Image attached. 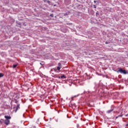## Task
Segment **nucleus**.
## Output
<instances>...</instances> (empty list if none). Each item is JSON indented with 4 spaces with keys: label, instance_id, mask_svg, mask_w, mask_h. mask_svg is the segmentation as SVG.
<instances>
[{
    "label": "nucleus",
    "instance_id": "nucleus-1",
    "mask_svg": "<svg viewBox=\"0 0 128 128\" xmlns=\"http://www.w3.org/2000/svg\"><path fill=\"white\" fill-rule=\"evenodd\" d=\"M116 72H120V74H128V72H126V70H123L122 68H118V70H115Z\"/></svg>",
    "mask_w": 128,
    "mask_h": 128
},
{
    "label": "nucleus",
    "instance_id": "nucleus-2",
    "mask_svg": "<svg viewBox=\"0 0 128 128\" xmlns=\"http://www.w3.org/2000/svg\"><path fill=\"white\" fill-rule=\"evenodd\" d=\"M10 120H4V124L6 125V126H8V124H10Z\"/></svg>",
    "mask_w": 128,
    "mask_h": 128
},
{
    "label": "nucleus",
    "instance_id": "nucleus-3",
    "mask_svg": "<svg viewBox=\"0 0 128 128\" xmlns=\"http://www.w3.org/2000/svg\"><path fill=\"white\" fill-rule=\"evenodd\" d=\"M4 118H6L5 120H10V118H12V117L10 116H4Z\"/></svg>",
    "mask_w": 128,
    "mask_h": 128
},
{
    "label": "nucleus",
    "instance_id": "nucleus-4",
    "mask_svg": "<svg viewBox=\"0 0 128 128\" xmlns=\"http://www.w3.org/2000/svg\"><path fill=\"white\" fill-rule=\"evenodd\" d=\"M62 64H60V63H58V66H57V70H60V68H62Z\"/></svg>",
    "mask_w": 128,
    "mask_h": 128
},
{
    "label": "nucleus",
    "instance_id": "nucleus-5",
    "mask_svg": "<svg viewBox=\"0 0 128 128\" xmlns=\"http://www.w3.org/2000/svg\"><path fill=\"white\" fill-rule=\"evenodd\" d=\"M112 112H114V108H112L110 110H108L106 112V114H112Z\"/></svg>",
    "mask_w": 128,
    "mask_h": 128
},
{
    "label": "nucleus",
    "instance_id": "nucleus-6",
    "mask_svg": "<svg viewBox=\"0 0 128 128\" xmlns=\"http://www.w3.org/2000/svg\"><path fill=\"white\" fill-rule=\"evenodd\" d=\"M11 74H12V76H13V78H16V72H13L11 73Z\"/></svg>",
    "mask_w": 128,
    "mask_h": 128
},
{
    "label": "nucleus",
    "instance_id": "nucleus-7",
    "mask_svg": "<svg viewBox=\"0 0 128 128\" xmlns=\"http://www.w3.org/2000/svg\"><path fill=\"white\" fill-rule=\"evenodd\" d=\"M52 78H58V76L57 74H52Z\"/></svg>",
    "mask_w": 128,
    "mask_h": 128
},
{
    "label": "nucleus",
    "instance_id": "nucleus-8",
    "mask_svg": "<svg viewBox=\"0 0 128 128\" xmlns=\"http://www.w3.org/2000/svg\"><path fill=\"white\" fill-rule=\"evenodd\" d=\"M3 122H4V119L0 120V124H2Z\"/></svg>",
    "mask_w": 128,
    "mask_h": 128
},
{
    "label": "nucleus",
    "instance_id": "nucleus-9",
    "mask_svg": "<svg viewBox=\"0 0 128 128\" xmlns=\"http://www.w3.org/2000/svg\"><path fill=\"white\" fill-rule=\"evenodd\" d=\"M4 73L0 72V78L4 77Z\"/></svg>",
    "mask_w": 128,
    "mask_h": 128
},
{
    "label": "nucleus",
    "instance_id": "nucleus-10",
    "mask_svg": "<svg viewBox=\"0 0 128 128\" xmlns=\"http://www.w3.org/2000/svg\"><path fill=\"white\" fill-rule=\"evenodd\" d=\"M61 78H66V76L64 74H63L60 77Z\"/></svg>",
    "mask_w": 128,
    "mask_h": 128
},
{
    "label": "nucleus",
    "instance_id": "nucleus-11",
    "mask_svg": "<svg viewBox=\"0 0 128 128\" xmlns=\"http://www.w3.org/2000/svg\"><path fill=\"white\" fill-rule=\"evenodd\" d=\"M20 104H18L16 106V110H20Z\"/></svg>",
    "mask_w": 128,
    "mask_h": 128
},
{
    "label": "nucleus",
    "instance_id": "nucleus-12",
    "mask_svg": "<svg viewBox=\"0 0 128 128\" xmlns=\"http://www.w3.org/2000/svg\"><path fill=\"white\" fill-rule=\"evenodd\" d=\"M12 68H16V64H14Z\"/></svg>",
    "mask_w": 128,
    "mask_h": 128
},
{
    "label": "nucleus",
    "instance_id": "nucleus-13",
    "mask_svg": "<svg viewBox=\"0 0 128 128\" xmlns=\"http://www.w3.org/2000/svg\"><path fill=\"white\" fill-rule=\"evenodd\" d=\"M47 2H48V4H50V0H47Z\"/></svg>",
    "mask_w": 128,
    "mask_h": 128
},
{
    "label": "nucleus",
    "instance_id": "nucleus-14",
    "mask_svg": "<svg viewBox=\"0 0 128 128\" xmlns=\"http://www.w3.org/2000/svg\"><path fill=\"white\" fill-rule=\"evenodd\" d=\"M98 12H96V16H98Z\"/></svg>",
    "mask_w": 128,
    "mask_h": 128
},
{
    "label": "nucleus",
    "instance_id": "nucleus-15",
    "mask_svg": "<svg viewBox=\"0 0 128 128\" xmlns=\"http://www.w3.org/2000/svg\"><path fill=\"white\" fill-rule=\"evenodd\" d=\"M50 16H51V18H54V14H50Z\"/></svg>",
    "mask_w": 128,
    "mask_h": 128
},
{
    "label": "nucleus",
    "instance_id": "nucleus-16",
    "mask_svg": "<svg viewBox=\"0 0 128 128\" xmlns=\"http://www.w3.org/2000/svg\"><path fill=\"white\" fill-rule=\"evenodd\" d=\"M122 114L119 115L118 116V118H122Z\"/></svg>",
    "mask_w": 128,
    "mask_h": 128
},
{
    "label": "nucleus",
    "instance_id": "nucleus-17",
    "mask_svg": "<svg viewBox=\"0 0 128 128\" xmlns=\"http://www.w3.org/2000/svg\"><path fill=\"white\" fill-rule=\"evenodd\" d=\"M76 96H74L72 97V100L74 99V98H76Z\"/></svg>",
    "mask_w": 128,
    "mask_h": 128
},
{
    "label": "nucleus",
    "instance_id": "nucleus-18",
    "mask_svg": "<svg viewBox=\"0 0 128 128\" xmlns=\"http://www.w3.org/2000/svg\"><path fill=\"white\" fill-rule=\"evenodd\" d=\"M94 8H96V5H94Z\"/></svg>",
    "mask_w": 128,
    "mask_h": 128
},
{
    "label": "nucleus",
    "instance_id": "nucleus-19",
    "mask_svg": "<svg viewBox=\"0 0 128 128\" xmlns=\"http://www.w3.org/2000/svg\"><path fill=\"white\" fill-rule=\"evenodd\" d=\"M43 1L44 2H46L48 1V0H43Z\"/></svg>",
    "mask_w": 128,
    "mask_h": 128
},
{
    "label": "nucleus",
    "instance_id": "nucleus-20",
    "mask_svg": "<svg viewBox=\"0 0 128 128\" xmlns=\"http://www.w3.org/2000/svg\"><path fill=\"white\" fill-rule=\"evenodd\" d=\"M105 44H108V42H105Z\"/></svg>",
    "mask_w": 128,
    "mask_h": 128
},
{
    "label": "nucleus",
    "instance_id": "nucleus-21",
    "mask_svg": "<svg viewBox=\"0 0 128 128\" xmlns=\"http://www.w3.org/2000/svg\"><path fill=\"white\" fill-rule=\"evenodd\" d=\"M125 126H128V123L127 124H126Z\"/></svg>",
    "mask_w": 128,
    "mask_h": 128
},
{
    "label": "nucleus",
    "instance_id": "nucleus-22",
    "mask_svg": "<svg viewBox=\"0 0 128 128\" xmlns=\"http://www.w3.org/2000/svg\"><path fill=\"white\" fill-rule=\"evenodd\" d=\"M58 78H60V76H58Z\"/></svg>",
    "mask_w": 128,
    "mask_h": 128
},
{
    "label": "nucleus",
    "instance_id": "nucleus-23",
    "mask_svg": "<svg viewBox=\"0 0 128 128\" xmlns=\"http://www.w3.org/2000/svg\"><path fill=\"white\" fill-rule=\"evenodd\" d=\"M126 2L128 4V0H126Z\"/></svg>",
    "mask_w": 128,
    "mask_h": 128
},
{
    "label": "nucleus",
    "instance_id": "nucleus-24",
    "mask_svg": "<svg viewBox=\"0 0 128 128\" xmlns=\"http://www.w3.org/2000/svg\"><path fill=\"white\" fill-rule=\"evenodd\" d=\"M94 4H96V1L94 0Z\"/></svg>",
    "mask_w": 128,
    "mask_h": 128
},
{
    "label": "nucleus",
    "instance_id": "nucleus-25",
    "mask_svg": "<svg viewBox=\"0 0 128 128\" xmlns=\"http://www.w3.org/2000/svg\"><path fill=\"white\" fill-rule=\"evenodd\" d=\"M125 116H128V114Z\"/></svg>",
    "mask_w": 128,
    "mask_h": 128
},
{
    "label": "nucleus",
    "instance_id": "nucleus-26",
    "mask_svg": "<svg viewBox=\"0 0 128 128\" xmlns=\"http://www.w3.org/2000/svg\"><path fill=\"white\" fill-rule=\"evenodd\" d=\"M20 96H18V98H20Z\"/></svg>",
    "mask_w": 128,
    "mask_h": 128
},
{
    "label": "nucleus",
    "instance_id": "nucleus-27",
    "mask_svg": "<svg viewBox=\"0 0 128 128\" xmlns=\"http://www.w3.org/2000/svg\"><path fill=\"white\" fill-rule=\"evenodd\" d=\"M22 118H24V114H22Z\"/></svg>",
    "mask_w": 128,
    "mask_h": 128
},
{
    "label": "nucleus",
    "instance_id": "nucleus-28",
    "mask_svg": "<svg viewBox=\"0 0 128 128\" xmlns=\"http://www.w3.org/2000/svg\"><path fill=\"white\" fill-rule=\"evenodd\" d=\"M15 112H16V109L15 110Z\"/></svg>",
    "mask_w": 128,
    "mask_h": 128
},
{
    "label": "nucleus",
    "instance_id": "nucleus-29",
    "mask_svg": "<svg viewBox=\"0 0 128 128\" xmlns=\"http://www.w3.org/2000/svg\"><path fill=\"white\" fill-rule=\"evenodd\" d=\"M15 102L16 103V100H15Z\"/></svg>",
    "mask_w": 128,
    "mask_h": 128
},
{
    "label": "nucleus",
    "instance_id": "nucleus-30",
    "mask_svg": "<svg viewBox=\"0 0 128 128\" xmlns=\"http://www.w3.org/2000/svg\"><path fill=\"white\" fill-rule=\"evenodd\" d=\"M118 116H116V118H118Z\"/></svg>",
    "mask_w": 128,
    "mask_h": 128
},
{
    "label": "nucleus",
    "instance_id": "nucleus-31",
    "mask_svg": "<svg viewBox=\"0 0 128 128\" xmlns=\"http://www.w3.org/2000/svg\"><path fill=\"white\" fill-rule=\"evenodd\" d=\"M19 96L18 94H17V96Z\"/></svg>",
    "mask_w": 128,
    "mask_h": 128
},
{
    "label": "nucleus",
    "instance_id": "nucleus-32",
    "mask_svg": "<svg viewBox=\"0 0 128 128\" xmlns=\"http://www.w3.org/2000/svg\"><path fill=\"white\" fill-rule=\"evenodd\" d=\"M77 126H78H78H78V124H77Z\"/></svg>",
    "mask_w": 128,
    "mask_h": 128
},
{
    "label": "nucleus",
    "instance_id": "nucleus-33",
    "mask_svg": "<svg viewBox=\"0 0 128 128\" xmlns=\"http://www.w3.org/2000/svg\"><path fill=\"white\" fill-rule=\"evenodd\" d=\"M54 71L56 72V69H54Z\"/></svg>",
    "mask_w": 128,
    "mask_h": 128
}]
</instances>
